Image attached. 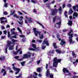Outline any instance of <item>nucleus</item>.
Segmentation results:
<instances>
[{
    "instance_id": "nucleus-1",
    "label": "nucleus",
    "mask_w": 78,
    "mask_h": 78,
    "mask_svg": "<svg viewBox=\"0 0 78 78\" xmlns=\"http://www.w3.org/2000/svg\"><path fill=\"white\" fill-rule=\"evenodd\" d=\"M7 44L6 45V47L5 48V53H7V49L8 48H9V50H12L14 49V46L15 43L13 44L12 45V42L8 40L7 41Z\"/></svg>"
},
{
    "instance_id": "nucleus-2",
    "label": "nucleus",
    "mask_w": 78,
    "mask_h": 78,
    "mask_svg": "<svg viewBox=\"0 0 78 78\" xmlns=\"http://www.w3.org/2000/svg\"><path fill=\"white\" fill-rule=\"evenodd\" d=\"M31 53L28 52L27 54L23 55V57L22 58L18 59L17 60L18 61H23V59H28L31 57Z\"/></svg>"
},
{
    "instance_id": "nucleus-3",
    "label": "nucleus",
    "mask_w": 78,
    "mask_h": 78,
    "mask_svg": "<svg viewBox=\"0 0 78 78\" xmlns=\"http://www.w3.org/2000/svg\"><path fill=\"white\" fill-rule=\"evenodd\" d=\"M33 30L34 32V34H35L36 36H37V34H39L40 39H43V38H44V35L42 34H40L41 33V32L38 31H36V28H34Z\"/></svg>"
},
{
    "instance_id": "nucleus-4",
    "label": "nucleus",
    "mask_w": 78,
    "mask_h": 78,
    "mask_svg": "<svg viewBox=\"0 0 78 78\" xmlns=\"http://www.w3.org/2000/svg\"><path fill=\"white\" fill-rule=\"evenodd\" d=\"M73 30L72 29H70L69 32L68 34V35L70 36V37H69V41L70 43L71 44H72L73 43H74V42H73L72 41V37H73V34H71V33H73Z\"/></svg>"
},
{
    "instance_id": "nucleus-5",
    "label": "nucleus",
    "mask_w": 78,
    "mask_h": 78,
    "mask_svg": "<svg viewBox=\"0 0 78 78\" xmlns=\"http://www.w3.org/2000/svg\"><path fill=\"white\" fill-rule=\"evenodd\" d=\"M61 61V59H57L56 57L54 59V62H53V67H58V62H60Z\"/></svg>"
},
{
    "instance_id": "nucleus-6",
    "label": "nucleus",
    "mask_w": 78,
    "mask_h": 78,
    "mask_svg": "<svg viewBox=\"0 0 78 78\" xmlns=\"http://www.w3.org/2000/svg\"><path fill=\"white\" fill-rule=\"evenodd\" d=\"M10 31L12 33V34H14V36H12V37L13 38H15V39L17 38V36L18 35V34H17V32H14V31H16V29L13 28L11 29L10 30Z\"/></svg>"
},
{
    "instance_id": "nucleus-7",
    "label": "nucleus",
    "mask_w": 78,
    "mask_h": 78,
    "mask_svg": "<svg viewBox=\"0 0 78 78\" xmlns=\"http://www.w3.org/2000/svg\"><path fill=\"white\" fill-rule=\"evenodd\" d=\"M46 69L47 70V73L46 74V76H48L49 75L50 77L51 78H53V74L51 75V74H50L49 69H48V64H46Z\"/></svg>"
},
{
    "instance_id": "nucleus-8",
    "label": "nucleus",
    "mask_w": 78,
    "mask_h": 78,
    "mask_svg": "<svg viewBox=\"0 0 78 78\" xmlns=\"http://www.w3.org/2000/svg\"><path fill=\"white\" fill-rule=\"evenodd\" d=\"M24 19L25 20V23H28V22L29 23H32V22H33V19L30 17L25 16Z\"/></svg>"
},
{
    "instance_id": "nucleus-9",
    "label": "nucleus",
    "mask_w": 78,
    "mask_h": 78,
    "mask_svg": "<svg viewBox=\"0 0 78 78\" xmlns=\"http://www.w3.org/2000/svg\"><path fill=\"white\" fill-rule=\"evenodd\" d=\"M32 46L34 49L33 48H29V50H32V51H37V50H39V48H36V44H32Z\"/></svg>"
},
{
    "instance_id": "nucleus-10",
    "label": "nucleus",
    "mask_w": 78,
    "mask_h": 78,
    "mask_svg": "<svg viewBox=\"0 0 78 78\" xmlns=\"http://www.w3.org/2000/svg\"><path fill=\"white\" fill-rule=\"evenodd\" d=\"M14 65H16V63H14L12 65V66L13 67H12V69L16 71H17L15 73V74L17 75L18 73H19V72H20V69L17 68H16L15 67H14Z\"/></svg>"
},
{
    "instance_id": "nucleus-11",
    "label": "nucleus",
    "mask_w": 78,
    "mask_h": 78,
    "mask_svg": "<svg viewBox=\"0 0 78 78\" xmlns=\"http://www.w3.org/2000/svg\"><path fill=\"white\" fill-rule=\"evenodd\" d=\"M44 44H46V45H47V46H49V44H48V41L44 40L42 44L43 45H42V50H44V49L45 48H46V46H44L43 45H44Z\"/></svg>"
},
{
    "instance_id": "nucleus-12",
    "label": "nucleus",
    "mask_w": 78,
    "mask_h": 78,
    "mask_svg": "<svg viewBox=\"0 0 78 78\" xmlns=\"http://www.w3.org/2000/svg\"><path fill=\"white\" fill-rule=\"evenodd\" d=\"M58 12V9H52L51 10V12L52 15L53 16H55V14H56L57 12Z\"/></svg>"
},
{
    "instance_id": "nucleus-13",
    "label": "nucleus",
    "mask_w": 78,
    "mask_h": 78,
    "mask_svg": "<svg viewBox=\"0 0 78 78\" xmlns=\"http://www.w3.org/2000/svg\"><path fill=\"white\" fill-rule=\"evenodd\" d=\"M63 72L64 73H69V75H71V73H69V71L66 68H63Z\"/></svg>"
},
{
    "instance_id": "nucleus-14",
    "label": "nucleus",
    "mask_w": 78,
    "mask_h": 78,
    "mask_svg": "<svg viewBox=\"0 0 78 78\" xmlns=\"http://www.w3.org/2000/svg\"><path fill=\"white\" fill-rule=\"evenodd\" d=\"M19 52H20V54H22V49L20 48L18 50V51H17L16 52L14 51L13 52V54L14 55H17V53H19Z\"/></svg>"
},
{
    "instance_id": "nucleus-15",
    "label": "nucleus",
    "mask_w": 78,
    "mask_h": 78,
    "mask_svg": "<svg viewBox=\"0 0 78 78\" xmlns=\"http://www.w3.org/2000/svg\"><path fill=\"white\" fill-rule=\"evenodd\" d=\"M61 23V21H59L58 23H57L55 25V27H57L58 28H60Z\"/></svg>"
},
{
    "instance_id": "nucleus-16",
    "label": "nucleus",
    "mask_w": 78,
    "mask_h": 78,
    "mask_svg": "<svg viewBox=\"0 0 78 78\" xmlns=\"http://www.w3.org/2000/svg\"><path fill=\"white\" fill-rule=\"evenodd\" d=\"M20 19H19V20L20 21H22L21 22H19V24H20V25H22L23 24V21H22V19H23V17L22 16H21L20 17Z\"/></svg>"
},
{
    "instance_id": "nucleus-17",
    "label": "nucleus",
    "mask_w": 78,
    "mask_h": 78,
    "mask_svg": "<svg viewBox=\"0 0 78 78\" xmlns=\"http://www.w3.org/2000/svg\"><path fill=\"white\" fill-rule=\"evenodd\" d=\"M2 73H3V76H5L6 74V70L5 69H2Z\"/></svg>"
},
{
    "instance_id": "nucleus-18",
    "label": "nucleus",
    "mask_w": 78,
    "mask_h": 78,
    "mask_svg": "<svg viewBox=\"0 0 78 78\" xmlns=\"http://www.w3.org/2000/svg\"><path fill=\"white\" fill-rule=\"evenodd\" d=\"M78 16V13L76 12H75L73 14V17L74 19H76V17Z\"/></svg>"
},
{
    "instance_id": "nucleus-19",
    "label": "nucleus",
    "mask_w": 78,
    "mask_h": 78,
    "mask_svg": "<svg viewBox=\"0 0 78 78\" xmlns=\"http://www.w3.org/2000/svg\"><path fill=\"white\" fill-rule=\"evenodd\" d=\"M5 19H6V18H5L4 17H2L1 18L0 20H1V23H4V21H3L2 20H4Z\"/></svg>"
},
{
    "instance_id": "nucleus-20",
    "label": "nucleus",
    "mask_w": 78,
    "mask_h": 78,
    "mask_svg": "<svg viewBox=\"0 0 78 78\" xmlns=\"http://www.w3.org/2000/svg\"><path fill=\"white\" fill-rule=\"evenodd\" d=\"M61 42L60 43V44L61 45H63V44H66V42L64 41V40H61ZM62 43L63 44H62Z\"/></svg>"
},
{
    "instance_id": "nucleus-21",
    "label": "nucleus",
    "mask_w": 78,
    "mask_h": 78,
    "mask_svg": "<svg viewBox=\"0 0 78 78\" xmlns=\"http://www.w3.org/2000/svg\"><path fill=\"white\" fill-rule=\"evenodd\" d=\"M56 18L60 19H61V17H60L59 18H58V16H55L53 18V22H55V20H56Z\"/></svg>"
},
{
    "instance_id": "nucleus-22",
    "label": "nucleus",
    "mask_w": 78,
    "mask_h": 78,
    "mask_svg": "<svg viewBox=\"0 0 78 78\" xmlns=\"http://www.w3.org/2000/svg\"><path fill=\"white\" fill-rule=\"evenodd\" d=\"M68 24L70 26H72V21L70 20H69V23H68Z\"/></svg>"
},
{
    "instance_id": "nucleus-23",
    "label": "nucleus",
    "mask_w": 78,
    "mask_h": 78,
    "mask_svg": "<svg viewBox=\"0 0 78 78\" xmlns=\"http://www.w3.org/2000/svg\"><path fill=\"white\" fill-rule=\"evenodd\" d=\"M62 7H60L58 9V10L59 11V14H61L62 13Z\"/></svg>"
},
{
    "instance_id": "nucleus-24",
    "label": "nucleus",
    "mask_w": 78,
    "mask_h": 78,
    "mask_svg": "<svg viewBox=\"0 0 78 78\" xmlns=\"http://www.w3.org/2000/svg\"><path fill=\"white\" fill-rule=\"evenodd\" d=\"M55 53V51L54 50H50V51L48 52V54H51V53Z\"/></svg>"
},
{
    "instance_id": "nucleus-25",
    "label": "nucleus",
    "mask_w": 78,
    "mask_h": 78,
    "mask_svg": "<svg viewBox=\"0 0 78 78\" xmlns=\"http://www.w3.org/2000/svg\"><path fill=\"white\" fill-rule=\"evenodd\" d=\"M73 10H72V9H70L69 11V14H72L73 13Z\"/></svg>"
},
{
    "instance_id": "nucleus-26",
    "label": "nucleus",
    "mask_w": 78,
    "mask_h": 78,
    "mask_svg": "<svg viewBox=\"0 0 78 78\" xmlns=\"http://www.w3.org/2000/svg\"><path fill=\"white\" fill-rule=\"evenodd\" d=\"M53 46L55 48H58V46L56 44V43H54L53 44Z\"/></svg>"
},
{
    "instance_id": "nucleus-27",
    "label": "nucleus",
    "mask_w": 78,
    "mask_h": 78,
    "mask_svg": "<svg viewBox=\"0 0 78 78\" xmlns=\"http://www.w3.org/2000/svg\"><path fill=\"white\" fill-rule=\"evenodd\" d=\"M16 29H17V30H18V31H19V32L20 33H21V34H22V30H20V28H19V27H17L16 28Z\"/></svg>"
},
{
    "instance_id": "nucleus-28",
    "label": "nucleus",
    "mask_w": 78,
    "mask_h": 78,
    "mask_svg": "<svg viewBox=\"0 0 78 78\" xmlns=\"http://www.w3.org/2000/svg\"><path fill=\"white\" fill-rule=\"evenodd\" d=\"M5 57L2 56L0 57V60H1V61H3V60H4V59H5Z\"/></svg>"
},
{
    "instance_id": "nucleus-29",
    "label": "nucleus",
    "mask_w": 78,
    "mask_h": 78,
    "mask_svg": "<svg viewBox=\"0 0 78 78\" xmlns=\"http://www.w3.org/2000/svg\"><path fill=\"white\" fill-rule=\"evenodd\" d=\"M37 23H38V24H39V25H40V26H41L42 28H45L44 27V26H43V25H42L41 23H40L39 22H37Z\"/></svg>"
},
{
    "instance_id": "nucleus-30",
    "label": "nucleus",
    "mask_w": 78,
    "mask_h": 78,
    "mask_svg": "<svg viewBox=\"0 0 78 78\" xmlns=\"http://www.w3.org/2000/svg\"><path fill=\"white\" fill-rule=\"evenodd\" d=\"M8 3H5L4 4V6L5 7V8H7L8 7Z\"/></svg>"
},
{
    "instance_id": "nucleus-31",
    "label": "nucleus",
    "mask_w": 78,
    "mask_h": 78,
    "mask_svg": "<svg viewBox=\"0 0 78 78\" xmlns=\"http://www.w3.org/2000/svg\"><path fill=\"white\" fill-rule=\"evenodd\" d=\"M55 51L56 52H57V53H61V51H60L59 50L56 49Z\"/></svg>"
},
{
    "instance_id": "nucleus-32",
    "label": "nucleus",
    "mask_w": 78,
    "mask_h": 78,
    "mask_svg": "<svg viewBox=\"0 0 78 78\" xmlns=\"http://www.w3.org/2000/svg\"><path fill=\"white\" fill-rule=\"evenodd\" d=\"M11 41L12 43H15L16 42H17V40H16L14 39H12Z\"/></svg>"
},
{
    "instance_id": "nucleus-33",
    "label": "nucleus",
    "mask_w": 78,
    "mask_h": 78,
    "mask_svg": "<svg viewBox=\"0 0 78 78\" xmlns=\"http://www.w3.org/2000/svg\"><path fill=\"white\" fill-rule=\"evenodd\" d=\"M72 54L73 56H74L75 58H76V55L75 54V53H74V52H73Z\"/></svg>"
},
{
    "instance_id": "nucleus-34",
    "label": "nucleus",
    "mask_w": 78,
    "mask_h": 78,
    "mask_svg": "<svg viewBox=\"0 0 78 78\" xmlns=\"http://www.w3.org/2000/svg\"><path fill=\"white\" fill-rule=\"evenodd\" d=\"M57 38H58V39L59 41H61V38H59V35L58 34L57 35Z\"/></svg>"
},
{
    "instance_id": "nucleus-35",
    "label": "nucleus",
    "mask_w": 78,
    "mask_h": 78,
    "mask_svg": "<svg viewBox=\"0 0 78 78\" xmlns=\"http://www.w3.org/2000/svg\"><path fill=\"white\" fill-rule=\"evenodd\" d=\"M31 2L33 3H37V1H34L33 0H31Z\"/></svg>"
},
{
    "instance_id": "nucleus-36",
    "label": "nucleus",
    "mask_w": 78,
    "mask_h": 78,
    "mask_svg": "<svg viewBox=\"0 0 78 78\" xmlns=\"http://www.w3.org/2000/svg\"><path fill=\"white\" fill-rule=\"evenodd\" d=\"M36 41L38 42H39V43H41V42H42V40L37 39V40Z\"/></svg>"
},
{
    "instance_id": "nucleus-37",
    "label": "nucleus",
    "mask_w": 78,
    "mask_h": 78,
    "mask_svg": "<svg viewBox=\"0 0 78 78\" xmlns=\"http://www.w3.org/2000/svg\"><path fill=\"white\" fill-rule=\"evenodd\" d=\"M41 69L40 68H38L37 69V71L38 72H41Z\"/></svg>"
},
{
    "instance_id": "nucleus-38",
    "label": "nucleus",
    "mask_w": 78,
    "mask_h": 78,
    "mask_svg": "<svg viewBox=\"0 0 78 78\" xmlns=\"http://www.w3.org/2000/svg\"><path fill=\"white\" fill-rule=\"evenodd\" d=\"M25 62H21V64L22 66H24Z\"/></svg>"
},
{
    "instance_id": "nucleus-39",
    "label": "nucleus",
    "mask_w": 78,
    "mask_h": 78,
    "mask_svg": "<svg viewBox=\"0 0 78 78\" xmlns=\"http://www.w3.org/2000/svg\"><path fill=\"white\" fill-rule=\"evenodd\" d=\"M21 76H22V74H20L19 76H16V78H20V77H21Z\"/></svg>"
},
{
    "instance_id": "nucleus-40",
    "label": "nucleus",
    "mask_w": 78,
    "mask_h": 78,
    "mask_svg": "<svg viewBox=\"0 0 78 78\" xmlns=\"http://www.w3.org/2000/svg\"><path fill=\"white\" fill-rule=\"evenodd\" d=\"M19 36L20 37H25V36L23 35H19Z\"/></svg>"
},
{
    "instance_id": "nucleus-41",
    "label": "nucleus",
    "mask_w": 78,
    "mask_h": 78,
    "mask_svg": "<svg viewBox=\"0 0 78 78\" xmlns=\"http://www.w3.org/2000/svg\"><path fill=\"white\" fill-rule=\"evenodd\" d=\"M15 13V10H14L13 11V12L10 14V16H11V15H13V14H14Z\"/></svg>"
},
{
    "instance_id": "nucleus-42",
    "label": "nucleus",
    "mask_w": 78,
    "mask_h": 78,
    "mask_svg": "<svg viewBox=\"0 0 78 78\" xmlns=\"http://www.w3.org/2000/svg\"><path fill=\"white\" fill-rule=\"evenodd\" d=\"M8 36L9 37H10V33H9V31L8 32Z\"/></svg>"
},
{
    "instance_id": "nucleus-43",
    "label": "nucleus",
    "mask_w": 78,
    "mask_h": 78,
    "mask_svg": "<svg viewBox=\"0 0 78 78\" xmlns=\"http://www.w3.org/2000/svg\"><path fill=\"white\" fill-rule=\"evenodd\" d=\"M3 14L4 15H7L8 12H3Z\"/></svg>"
},
{
    "instance_id": "nucleus-44",
    "label": "nucleus",
    "mask_w": 78,
    "mask_h": 78,
    "mask_svg": "<svg viewBox=\"0 0 78 78\" xmlns=\"http://www.w3.org/2000/svg\"><path fill=\"white\" fill-rule=\"evenodd\" d=\"M31 76H32V77H34V78H37V76H33V74H31Z\"/></svg>"
},
{
    "instance_id": "nucleus-45",
    "label": "nucleus",
    "mask_w": 78,
    "mask_h": 78,
    "mask_svg": "<svg viewBox=\"0 0 78 78\" xmlns=\"http://www.w3.org/2000/svg\"><path fill=\"white\" fill-rule=\"evenodd\" d=\"M3 33L5 34H6V33H7V31H6V30H5L3 31Z\"/></svg>"
},
{
    "instance_id": "nucleus-46",
    "label": "nucleus",
    "mask_w": 78,
    "mask_h": 78,
    "mask_svg": "<svg viewBox=\"0 0 78 78\" xmlns=\"http://www.w3.org/2000/svg\"><path fill=\"white\" fill-rule=\"evenodd\" d=\"M78 78V76H73V78Z\"/></svg>"
},
{
    "instance_id": "nucleus-47",
    "label": "nucleus",
    "mask_w": 78,
    "mask_h": 78,
    "mask_svg": "<svg viewBox=\"0 0 78 78\" xmlns=\"http://www.w3.org/2000/svg\"><path fill=\"white\" fill-rule=\"evenodd\" d=\"M72 6V5H71V4H69L67 5L68 7H71Z\"/></svg>"
},
{
    "instance_id": "nucleus-48",
    "label": "nucleus",
    "mask_w": 78,
    "mask_h": 78,
    "mask_svg": "<svg viewBox=\"0 0 78 78\" xmlns=\"http://www.w3.org/2000/svg\"><path fill=\"white\" fill-rule=\"evenodd\" d=\"M19 56H16L15 57V59H17L19 58Z\"/></svg>"
},
{
    "instance_id": "nucleus-49",
    "label": "nucleus",
    "mask_w": 78,
    "mask_h": 78,
    "mask_svg": "<svg viewBox=\"0 0 78 78\" xmlns=\"http://www.w3.org/2000/svg\"><path fill=\"white\" fill-rule=\"evenodd\" d=\"M65 6H66V5L65 4H63L62 5V8H65Z\"/></svg>"
},
{
    "instance_id": "nucleus-50",
    "label": "nucleus",
    "mask_w": 78,
    "mask_h": 78,
    "mask_svg": "<svg viewBox=\"0 0 78 78\" xmlns=\"http://www.w3.org/2000/svg\"><path fill=\"white\" fill-rule=\"evenodd\" d=\"M5 37H6V36H2V37H1V38L2 39H5Z\"/></svg>"
},
{
    "instance_id": "nucleus-51",
    "label": "nucleus",
    "mask_w": 78,
    "mask_h": 78,
    "mask_svg": "<svg viewBox=\"0 0 78 78\" xmlns=\"http://www.w3.org/2000/svg\"><path fill=\"white\" fill-rule=\"evenodd\" d=\"M40 62H41V60H39L37 62V64H39V63H40Z\"/></svg>"
},
{
    "instance_id": "nucleus-52",
    "label": "nucleus",
    "mask_w": 78,
    "mask_h": 78,
    "mask_svg": "<svg viewBox=\"0 0 78 78\" xmlns=\"http://www.w3.org/2000/svg\"><path fill=\"white\" fill-rule=\"evenodd\" d=\"M55 1H53L51 2V4H54V3H55Z\"/></svg>"
},
{
    "instance_id": "nucleus-53",
    "label": "nucleus",
    "mask_w": 78,
    "mask_h": 78,
    "mask_svg": "<svg viewBox=\"0 0 78 78\" xmlns=\"http://www.w3.org/2000/svg\"><path fill=\"white\" fill-rule=\"evenodd\" d=\"M18 13H19L20 15H22V13L20 12H18Z\"/></svg>"
},
{
    "instance_id": "nucleus-54",
    "label": "nucleus",
    "mask_w": 78,
    "mask_h": 78,
    "mask_svg": "<svg viewBox=\"0 0 78 78\" xmlns=\"http://www.w3.org/2000/svg\"><path fill=\"white\" fill-rule=\"evenodd\" d=\"M34 74L35 76H37V73L36 72H34Z\"/></svg>"
},
{
    "instance_id": "nucleus-55",
    "label": "nucleus",
    "mask_w": 78,
    "mask_h": 78,
    "mask_svg": "<svg viewBox=\"0 0 78 78\" xmlns=\"http://www.w3.org/2000/svg\"><path fill=\"white\" fill-rule=\"evenodd\" d=\"M67 30H66V29H64L63 30V32H66V31H67Z\"/></svg>"
},
{
    "instance_id": "nucleus-56",
    "label": "nucleus",
    "mask_w": 78,
    "mask_h": 78,
    "mask_svg": "<svg viewBox=\"0 0 78 78\" xmlns=\"http://www.w3.org/2000/svg\"><path fill=\"white\" fill-rule=\"evenodd\" d=\"M1 28L3 30L4 29H5V27H4V26H2L1 27Z\"/></svg>"
},
{
    "instance_id": "nucleus-57",
    "label": "nucleus",
    "mask_w": 78,
    "mask_h": 78,
    "mask_svg": "<svg viewBox=\"0 0 78 78\" xmlns=\"http://www.w3.org/2000/svg\"><path fill=\"white\" fill-rule=\"evenodd\" d=\"M17 14H14L13 15V16L14 17H16V16H17Z\"/></svg>"
},
{
    "instance_id": "nucleus-58",
    "label": "nucleus",
    "mask_w": 78,
    "mask_h": 78,
    "mask_svg": "<svg viewBox=\"0 0 78 78\" xmlns=\"http://www.w3.org/2000/svg\"><path fill=\"white\" fill-rule=\"evenodd\" d=\"M42 76V74H39L38 75V76H39L40 77H41Z\"/></svg>"
},
{
    "instance_id": "nucleus-59",
    "label": "nucleus",
    "mask_w": 78,
    "mask_h": 78,
    "mask_svg": "<svg viewBox=\"0 0 78 78\" xmlns=\"http://www.w3.org/2000/svg\"><path fill=\"white\" fill-rule=\"evenodd\" d=\"M48 0H44V3H46V2H48Z\"/></svg>"
},
{
    "instance_id": "nucleus-60",
    "label": "nucleus",
    "mask_w": 78,
    "mask_h": 78,
    "mask_svg": "<svg viewBox=\"0 0 78 78\" xmlns=\"http://www.w3.org/2000/svg\"><path fill=\"white\" fill-rule=\"evenodd\" d=\"M69 17L70 19H72V16H69Z\"/></svg>"
},
{
    "instance_id": "nucleus-61",
    "label": "nucleus",
    "mask_w": 78,
    "mask_h": 78,
    "mask_svg": "<svg viewBox=\"0 0 78 78\" xmlns=\"http://www.w3.org/2000/svg\"><path fill=\"white\" fill-rule=\"evenodd\" d=\"M9 72H10V73H13V71H12L11 70H9Z\"/></svg>"
},
{
    "instance_id": "nucleus-62",
    "label": "nucleus",
    "mask_w": 78,
    "mask_h": 78,
    "mask_svg": "<svg viewBox=\"0 0 78 78\" xmlns=\"http://www.w3.org/2000/svg\"><path fill=\"white\" fill-rule=\"evenodd\" d=\"M32 42H33V43H34L36 42V41H35V40H33L32 41Z\"/></svg>"
},
{
    "instance_id": "nucleus-63",
    "label": "nucleus",
    "mask_w": 78,
    "mask_h": 78,
    "mask_svg": "<svg viewBox=\"0 0 78 78\" xmlns=\"http://www.w3.org/2000/svg\"><path fill=\"white\" fill-rule=\"evenodd\" d=\"M22 41H23V42H24V41H25V39L24 38L23 39Z\"/></svg>"
},
{
    "instance_id": "nucleus-64",
    "label": "nucleus",
    "mask_w": 78,
    "mask_h": 78,
    "mask_svg": "<svg viewBox=\"0 0 78 78\" xmlns=\"http://www.w3.org/2000/svg\"><path fill=\"white\" fill-rule=\"evenodd\" d=\"M76 62L77 63L78 62V59H77L76 60Z\"/></svg>"
}]
</instances>
